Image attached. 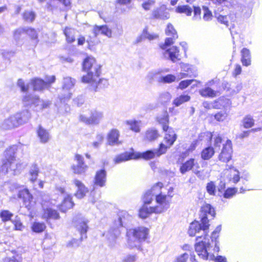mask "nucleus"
Segmentation results:
<instances>
[{
    "label": "nucleus",
    "instance_id": "35",
    "mask_svg": "<svg viewBox=\"0 0 262 262\" xmlns=\"http://www.w3.org/2000/svg\"><path fill=\"white\" fill-rule=\"evenodd\" d=\"M63 33L66 37L67 42L71 43L75 40V34L76 30L73 28L66 27Z\"/></svg>",
    "mask_w": 262,
    "mask_h": 262
},
{
    "label": "nucleus",
    "instance_id": "14",
    "mask_svg": "<svg viewBox=\"0 0 262 262\" xmlns=\"http://www.w3.org/2000/svg\"><path fill=\"white\" fill-rule=\"evenodd\" d=\"M133 217L126 211H120L117 214V219L115 221V224L117 227H125L128 225L132 221Z\"/></svg>",
    "mask_w": 262,
    "mask_h": 262
},
{
    "label": "nucleus",
    "instance_id": "24",
    "mask_svg": "<svg viewBox=\"0 0 262 262\" xmlns=\"http://www.w3.org/2000/svg\"><path fill=\"white\" fill-rule=\"evenodd\" d=\"M159 187V182L154 185L150 189L146 191L143 196V201L145 205L149 204L151 203L154 199L156 198L154 194V189Z\"/></svg>",
    "mask_w": 262,
    "mask_h": 262
},
{
    "label": "nucleus",
    "instance_id": "40",
    "mask_svg": "<svg viewBox=\"0 0 262 262\" xmlns=\"http://www.w3.org/2000/svg\"><path fill=\"white\" fill-rule=\"evenodd\" d=\"M39 97L35 95H27L23 98V102L25 105H34L35 102H37L39 100Z\"/></svg>",
    "mask_w": 262,
    "mask_h": 262
},
{
    "label": "nucleus",
    "instance_id": "58",
    "mask_svg": "<svg viewBox=\"0 0 262 262\" xmlns=\"http://www.w3.org/2000/svg\"><path fill=\"white\" fill-rule=\"evenodd\" d=\"M219 22L221 24L225 25L226 27L229 26V17L227 15H219L216 16Z\"/></svg>",
    "mask_w": 262,
    "mask_h": 262
},
{
    "label": "nucleus",
    "instance_id": "19",
    "mask_svg": "<svg viewBox=\"0 0 262 262\" xmlns=\"http://www.w3.org/2000/svg\"><path fill=\"white\" fill-rule=\"evenodd\" d=\"M135 157V152H125L116 156L114 162L115 164H119L131 159H136Z\"/></svg>",
    "mask_w": 262,
    "mask_h": 262
},
{
    "label": "nucleus",
    "instance_id": "41",
    "mask_svg": "<svg viewBox=\"0 0 262 262\" xmlns=\"http://www.w3.org/2000/svg\"><path fill=\"white\" fill-rule=\"evenodd\" d=\"M55 1H58L59 3L62 4L65 6H68L71 4L70 0H50V2L47 3V9L49 11H53L54 9L56 8L54 6Z\"/></svg>",
    "mask_w": 262,
    "mask_h": 262
},
{
    "label": "nucleus",
    "instance_id": "11",
    "mask_svg": "<svg viewBox=\"0 0 262 262\" xmlns=\"http://www.w3.org/2000/svg\"><path fill=\"white\" fill-rule=\"evenodd\" d=\"M161 54L163 58L170 60L173 62L181 59L179 50L176 46L162 50Z\"/></svg>",
    "mask_w": 262,
    "mask_h": 262
},
{
    "label": "nucleus",
    "instance_id": "51",
    "mask_svg": "<svg viewBox=\"0 0 262 262\" xmlns=\"http://www.w3.org/2000/svg\"><path fill=\"white\" fill-rule=\"evenodd\" d=\"M46 228V225L44 223L35 222L32 226V229L35 232H41Z\"/></svg>",
    "mask_w": 262,
    "mask_h": 262
},
{
    "label": "nucleus",
    "instance_id": "1",
    "mask_svg": "<svg viewBox=\"0 0 262 262\" xmlns=\"http://www.w3.org/2000/svg\"><path fill=\"white\" fill-rule=\"evenodd\" d=\"M18 146L13 145L7 148L4 153L2 160V170L4 174L9 173L10 175H17L20 173L25 168L26 165L23 163H16V153Z\"/></svg>",
    "mask_w": 262,
    "mask_h": 262
},
{
    "label": "nucleus",
    "instance_id": "34",
    "mask_svg": "<svg viewBox=\"0 0 262 262\" xmlns=\"http://www.w3.org/2000/svg\"><path fill=\"white\" fill-rule=\"evenodd\" d=\"M154 207H148L146 205H144L139 210V215L141 218L145 219L150 214L155 213Z\"/></svg>",
    "mask_w": 262,
    "mask_h": 262
},
{
    "label": "nucleus",
    "instance_id": "50",
    "mask_svg": "<svg viewBox=\"0 0 262 262\" xmlns=\"http://www.w3.org/2000/svg\"><path fill=\"white\" fill-rule=\"evenodd\" d=\"M177 80L176 77L172 74H168L160 78L159 82L164 83H170Z\"/></svg>",
    "mask_w": 262,
    "mask_h": 262
},
{
    "label": "nucleus",
    "instance_id": "26",
    "mask_svg": "<svg viewBox=\"0 0 262 262\" xmlns=\"http://www.w3.org/2000/svg\"><path fill=\"white\" fill-rule=\"evenodd\" d=\"M223 174L224 178L228 180H239V172L233 168L224 170Z\"/></svg>",
    "mask_w": 262,
    "mask_h": 262
},
{
    "label": "nucleus",
    "instance_id": "56",
    "mask_svg": "<svg viewBox=\"0 0 262 262\" xmlns=\"http://www.w3.org/2000/svg\"><path fill=\"white\" fill-rule=\"evenodd\" d=\"M237 192V189L235 188H228L224 193V196L227 199H230Z\"/></svg>",
    "mask_w": 262,
    "mask_h": 262
},
{
    "label": "nucleus",
    "instance_id": "22",
    "mask_svg": "<svg viewBox=\"0 0 262 262\" xmlns=\"http://www.w3.org/2000/svg\"><path fill=\"white\" fill-rule=\"evenodd\" d=\"M37 134L40 142L42 143H47L50 140L51 136L49 131L40 125L37 130Z\"/></svg>",
    "mask_w": 262,
    "mask_h": 262
},
{
    "label": "nucleus",
    "instance_id": "29",
    "mask_svg": "<svg viewBox=\"0 0 262 262\" xmlns=\"http://www.w3.org/2000/svg\"><path fill=\"white\" fill-rule=\"evenodd\" d=\"M152 15L154 18L163 20L167 19L170 16L169 13L165 11L162 7L154 10L152 12Z\"/></svg>",
    "mask_w": 262,
    "mask_h": 262
},
{
    "label": "nucleus",
    "instance_id": "36",
    "mask_svg": "<svg viewBox=\"0 0 262 262\" xmlns=\"http://www.w3.org/2000/svg\"><path fill=\"white\" fill-rule=\"evenodd\" d=\"M74 203L72 201L71 196L70 195H67L64 198L63 201L60 206V210L61 211L65 212L67 209H70L73 207Z\"/></svg>",
    "mask_w": 262,
    "mask_h": 262
},
{
    "label": "nucleus",
    "instance_id": "21",
    "mask_svg": "<svg viewBox=\"0 0 262 262\" xmlns=\"http://www.w3.org/2000/svg\"><path fill=\"white\" fill-rule=\"evenodd\" d=\"M213 80H211L207 83V86L199 90V94L203 97H215L216 96V92L211 89L209 86L212 85Z\"/></svg>",
    "mask_w": 262,
    "mask_h": 262
},
{
    "label": "nucleus",
    "instance_id": "7",
    "mask_svg": "<svg viewBox=\"0 0 262 262\" xmlns=\"http://www.w3.org/2000/svg\"><path fill=\"white\" fill-rule=\"evenodd\" d=\"M103 117L104 114L102 111L92 108L89 110L88 115H81L79 116V120L87 125H97Z\"/></svg>",
    "mask_w": 262,
    "mask_h": 262
},
{
    "label": "nucleus",
    "instance_id": "2",
    "mask_svg": "<svg viewBox=\"0 0 262 262\" xmlns=\"http://www.w3.org/2000/svg\"><path fill=\"white\" fill-rule=\"evenodd\" d=\"M100 68V66L96 63L94 58L86 57L83 62L82 69L87 74L82 77L81 81L83 83H92L96 90L97 79L101 73Z\"/></svg>",
    "mask_w": 262,
    "mask_h": 262
},
{
    "label": "nucleus",
    "instance_id": "42",
    "mask_svg": "<svg viewBox=\"0 0 262 262\" xmlns=\"http://www.w3.org/2000/svg\"><path fill=\"white\" fill-rule=\"evenodd\" d=\"M75 80L70 77H64L63 81V90H69L73 88L75 84Z\"/></svg>",
    "mask_w": 262,
    "mask_h": 262
},
{
    "label": "nucleus",
    "instance_id": "48",
    "mask_svg": "<svg viewBox=\"0 0 262 262\" xmlns=\"http://www.w3.org/2000/svg\"><path fill=\"white\" fill-rule=\"evenodd\" d=\"M23 16L25 21L32 23L36 17V14L32 11L26 10L23 13Z\"/></svg>",
    "mask_w": 262,
    "mask_h": 262
},
{
    "label": "nucleus",
    "instance_id": "12",
    "mask_svg": "<svg viewBox=\"0 0 262 262\" xmlns=\"http://www.w3.org/2000/svg\"><path fill=\"white\" fill-rule=\"evenodd\" d=\"M209 227H204V224L201 222L200 223L198 221H194L190 224L188 233L191 236H198L197 233L202 232L203 233L201 236H206L208 233V230Z\"/></svg>",
    "mask_w": 262,
    "mask_h": 262
},
{
    "label": "nucleus",
    "instance_id": "60",
    "mask_svg": "<svg viewBox=\"0 0 262 262\" xmlns=\"http://www.w3.org/2000/svg\"><path fill=\"white\" fill-rule=\"evenodd\" d=\"M165 33L167 36H173L175 34H177V31L171 24H168L165 30Z\"/></svg>",
    "mask_w": 262,
    "mask_h": 262
},
{
    "label": "nucleus",
    "instance_id": "6",
    "mask_svg": "<svg viewBox=\"0 0 262 262\" xmlns=\"http://www.w3.org/2000/svg\"><path fill=\"white\" fill-rule=\"evenodd\" d=\"M100 34L105 35L108 38L112 37V31L106 25H95L92 30V35L89 36L86 39V42L90 46L98 44L99 42V40L97 38V36Z\"/></svg>",
    "mask_w": 262,
    "mask_h": 262
},
{
    "label": "nucleus",
    "instance_id": "30",
    "mask_svg": "<svg viewBox=\"0 0 262 262\" xmlns=\"http://www.w3.org/2000/svg\"><path fill=\"white\" fill-rule=\"evenodd\" d=\"M159 137L158 132L154 128L147 129L144 134V140L147 141H153L158 139Z\"/></svg>",
    "mask_w": 262,
    "mask_h": 262
},
{
    "label": "nucleus",
    "instance_id": "3",
    "mask_svg": "<svg viewBox=\"0 0 262 262\" xmlns=\"http://www.w3.org/2000/svg\"><path fill=\"white\" fill-rule=\"evenodd\" d=\"M148 234V229L144 227L130 229L127 231V244L130 248L139 246L140 243L144 241Z\"/></svg>",
    "mask_w": 262,
    "mask_h": 262
},
{
    "label": "nucleus",
    "instance_id": "63",
    "mask_svg": "<svg viewBox=\"0 0 262 262\" xmlns=\"http://www.w3.org/2000/svg\"><path fill=\"white\" fill-rule=\"evenodd\" d=\"M106 171L104 169L100 170L96 173L95 180H103L105 178Z\"/></svg>",
    "mask_w": 262,
    "mask_h": 262
},
{
    "label": "nucleus",
    "instance_id": "8",
    "mask_svg": "<svg viewBox=\"0 0 262 262\" xmlns=\"http://www.w3.org/2000/svg\"><path fill=\"white\" fill-rule=\"evenodd\" d=\"M166 152V147L164 143H161L159 148L148 150L143 152H135V159L142 158L146 160H150L156 157H159Z\"/></svg>",
    "mask_w": 262,
    "mask_h": 262
},
{
    "label": "nucleus",
    "instance_id": "32",
    "mask_svg": "<svg viewBox=\"0 0 262 262\" xmlns=\"http://www.w3.org/2000/svg\"><path fill=\"white\" fill-rule=\"evenodd\" d=\"M75 186L77 187V191L75 193V195L77 198H82L88 192V189L81 182V181H75Z\"/></svg>",
    "mask_w": 262,
    "mask_h": 262
},
{
    "label": "nucleus",
    "instance_id": "20",
    "mask_svg": "<svg viewBox=\"0 0 262 262\" xmlns=\"http://www.w3.org/2000/svg\"><path fill=\"white\" fill-rule=\"evenodd\" d=\"M16 118L18 125H22L27 122L31 118V114L27 110H24L21 112L17 113L14 115Z\"/></svg>",
    "mask_w": 262,
    "mask_h": 262
},
{
    "label": "nucleus",
    "instance_id": "38",
    "mask_svg": "<svg viewBox=\"0 0 262 262\" xmlns=\"http://www.w3.org/2000/svg\"><path fill=\"white\" fill-rule=\"evenodd\" d=\"M43 219H57L59 218V215L58 212L50 208L44 210V213L42 215Z\"/></svg>",
    "mask_w": 262,
    "mask_h": 262
},
{
    "label": "nucleus",
    "instance_id": "47",
    "mask_svg": "<svg viewBox=\"0 0 262 262\" xmlns=\"http://www.w3.org/2000/svg\"><path fill=\"white\" fill-rule=\"evenodd\" d=\"M242 122L245 128H249L254 125V120L251 115H248L243 118Z\"/></svg>",
    "mask_w": 262,
    "mask_h": 262
},
{
    "label": "nucleus",
    "instance_id": "52",
    "mask_svg": "<svg viewBox=\"0 0 262 262\" xmlns=\"http://www.w3.org/2000/svg\"><path fill=\"white\" fill-rule=\"evenodd\" d=\"M142 36L144 38L148 39L149 40H154L158 38V35L155 33H150L148 31L147 28H145L142 32Z\"/></svg>",
    "mask_w": 262,
    "mask_h": 262
},
{
    "label": "nucleus",
    "instance_id": "46",
    "mask_svg": "<svg viewBox=\"0 0 262 262\" xmlns=\"http://www.w3.org/2000/svg\"><path fill=\"white\" fill-rule=\"evenodd\" d=\"M190 97L188 95H182L176 98L173 101V103L176 106H179L184 102L189 101Z\"/></svg>",
    "mask_w": 262,
    "mask_h": 262
},
{
    "label": "nucleus",
    "instance_id": "44",
    "mask_svg": "<svg viewBox=\"0 0 262 262\" xmlns=\"http://www.w3.org/2000/svg\"><path fill=\"white\" fill-rule=\"evenodd\" d=\"M25 33H26L30 38L34 41L35 44H36L38 42V33L36 30L34 29L25 27Z\"/></svg>",
    "mask_w": 262,
    "mask_h": 262
},
{
    "label": "nucleus",
    "instance_id": "64",
    "mask_svg": "<svg viewBox=\"0 0 262 262\" xmlns=\"http://www.w3.org/2000/svg\"><path fill=\"white\" fill-rule=\"evenodd\" d=\"M4 262H21V259L18 255L13 256L11 257L5 258Z\"/></svg>",
    "mask_w": 262,
    "mask_h": 262
},
{
    "label": "nucleus",
    "instance_id": "17",
    "mask_svg": "<svg viewBox=\"0 0 262 262\" xmlns=\"http://www.w3.org/2000/svg\"><path fill=\"white\" fill-rule=\"evenodd\" d=\"M121 232L118 229V227L111 229L107 233H106L105 236L107 238L109 242V245L111 247H113L115 243L117 238L120 236Z\"/></svg>",
    "mask_w": 262,
    "mask_h": 262
},
{
    "label": "nucleus",
    "instance_id": "4",
    "mask_svg": "<svg viewBox=\"0 0 262 262\" xmlns=\"http://www.w3.org/2000/svg\"><path fill=\"white\" fill-rule=\"evenodd\" d=\"M163 184L159 182V187L154 189V194L156 195L155 200L157 205L155 208V213H161L167 210L170 206V200L168 199V196L164 194L162 191Z\"/></svg>",
    "mask_w": 262,
    "mask_h": 262
},
{
    "label": "nucleus",
    "instance_id": "25",
    "mask_svg": "<svg viewBox=\"0 0 262 262\" xmlns=\"http://www.w3.org/2000/svg\"><path fill=\"white\" fill-rule=\"evenodd\" d=\"M18 126L14 115L11 116L8 118L5 119L2 124V127L5 129H12Z\"/></svg>",
    "mask_w": 262,
    "mask_h": 262
},
{
    "label": "nucleus",
    "instance_id": "9",
    "mask_svg": "<svg viewBox=\"0 0 262 262\" xmlns=\"http://www.w3.org/2000/svg\"><path fill=\"white\" fill-rule=\"evenodd\" d=\"M200 212L201 222L204 224L205 228L209 227V218L212 219L215 215L214 209L210 204H205L201 207Z\"/></svg>",
    "mask_w": 262,
    "mask_h": 262
},
{
    "label": "nucleus",
    "instance_id": "39",
    "mask_svg": "<svg viewBox=\"0 0 262 262\" xmlns=\"http://www.w3.org/2000/svg\"><path fill=\"white\" fill-rule=\"evenodd\" d=\"M158 122L162 124L163 130H166L168 127L169 116L167 112H164L161 116L157 118Z\"/></svg>",
    "mask_w": 262,
    "mask_h": 262
},
{
    "label": "nucleus",
    "instance_id": "15",
    "mask_svg": "<svg viewBox=\"0 0 262 262\" xmlns=\"http://www.w3.org/2000/svg\"><path fill=\"white\" fill-rule=\"evenodd\" d=\"M75 164H73L72 167V170L75 173H82L86 170L88 166L84 162V158L79 154H76L74 157Z\"/></svg>",
    "mask_w": 262,
    "mask_h": 262
},
{
    "label": "nucleus",
    "instance_id": "27",
    "mask_svg": "<svg viewBox=\"0 0 262 262\" xmlns=\"http://www.w3.org/2000/svg\"><path fill=\"white\" fill-rule=\"evenodd\" d=\"M194 167H198V164L193 158H191L189 160L184 163L180 167V171L182 173H185L186 172L192 169Z\"/></svg>",
    "mask_w": 262,
    "mask_h": 262
},
{
    "label": "nucleus",
    "instance_id": "16",
    "mask_svg": "<svg viewBox=\"0 0 262 262\" xmlns=\"http://www.w3.org/2000/svg\"><path fill=\"white\" fill-rule=\"evenodd\" d=\"M166 132L164 138V141L166 144L165 147H166V150L168 148H170L176 141L177 138V135L173 128L168 127L166 130H163Z\"/></svg>",
    "mask_w": 262,
    "mask_h": 262
},
{
    "label": "nucleus",
    "instance_id": "13",
    "mask_svg": "<svg viewBox=\"0 0 262 262\" xmlns=\"http://www.w3.org/2000/svg\"><path fill=\"white\" fill-rule=\"evenodd\" d=\"M223 146L220 154L219 156V160L223 162L227 163L231 158L232 153V143L229 140H227Z\"/></svg>",
    "mask_w": 262,
    "mask_h": 262
},
{
    "label": "nucleus",
    "instance_id": "49",
    "mask_svg": "<svg viewBox=\"0 0 262 262\" xmlns=\"http://www.w3.org/2000/svg\"><path fill=\"white\" fill-rule=\"evenodd\" d=\"M176 11L177 13H185L187 16L190 15L192 12V9L188 5L179 6Z\"/></svg>",
    "mask_w": 262,
    "mask_h": 262
},
{
    "label": "nucleus",
    "instance_id": "57",
    "mask_svg": "<svg viewBox=\"0 0 262 262\" xmlns=\"http://www.w3.org/2000/svg\"><path fill=\"white\" fill-rule=\"evenodd\" d=\"M155 0H146L142 4V8L146 11L149 10L155 5Z\"/></svg>",
    "mask_w": 262,
    "mask_h": 262
},
{
    "label": "nucleus",
    "instance_id": "28",
    "mask_svg": "<svg viewBox=\"0 0 262 262\" xmlns=\"http://www.w3.org/2000/svg\"><path fill=\"white\" fill-rule=\"evenodd\" d=\"M31 85L34 91H41L48 88V83L41 79L36 78L31 80Z\"/></svg>",
    "mask_w": 262,
    "mask_h": 262
},
{
    "label": "nucleus",
    "instance_id": "43",
    "mask_svg": "<svg viewBox=\"0 0 262 262\" xmlns=\"http://www.w3.org/2000/svg\"><path fill=\"white\" fill-rule=\"evenodd\" d=\"M178 34H175L174 35H173V36H171V37L169 36L166 38L165 40L164 43L161 44L160 45V47L161 50L168 48V47L172 45L174 42L175 40L178 38Z\"/></svg>",
    "mask_w": 262,
    "mask_h": 262
},
{
    "label": "nucleus",
    "instance_id": "18",
    "mask_svg": "<svg viewBox=\"0 0 262 262\" xmlns=\"http://www.w3.org/2000/svg\"><path fill=\"white\" fill-rule=\"evenodd\" d=\"M18 197L23 199L26 207L30 209L32 206V196L27 189L21 190L19 191Z\"/></svg>",
    "mask_w": 262,
    "mask_h": 262
},
{
    "label": "nucleus",
    "instance_id": "23",
    "mask_svg": "<svg viewBox=\"0 0 262 262\" xmlns=\"http://www.w3.org/2000/svg\"><path fill=\"white\" fill-rule=\"evenodd\" d=\"M119 132L117 129H113L108 134V143L110 145H119L121 143L119 141Z\"/></svg>",
    "mask_w": 262,
    "mask_h": 262
},
{
    "label": "nucleus",
    "instance_id": "45",
    "mask_svg": "<svg viewBox=\"0 0 262 262\" xmlns=\"http://www.w3.org/2000/svg\"><path fill=\"white\" fill-rule=\"evenodd\" d=\"M214 154V150L212 147H208L204 149L201 153V157L204 160H209Z\"/></svg>",
    "mask_w": 262,
    "mask_h": 262
},
{
    "label": "nucleus",
    "instance_id": "55",
    "mask_svg": "<svg viewBox=\"0 0 262 262\" xmlns=\"http://www.w3.org/2000/svg\"><path fill=\"white\" fill-rule=\"evenodd\" d=\"M171 96L168 92H164L160 96V101L162 103H166L170 100Z\"/></svg>",
    "mask_w": 262,
    "mask_h": 262
},
{
    "label": "nucleus",
    "instance_id": "31",
    "mask_svg": "<svg viewBox=\"0 0 262 262\" xmlns=\"http://www.w3.org/2000/svg\"><path fill=\"white\" fill-rule=\"evenodd\" d=\"M241 61L243 66L248 67L251 64L250 51L247 48H244L241 51Z\"/></svg>",
    "mask_w": 262,
    "mask_h": 262
},
{
    "label": "nucleus",
    "instance_id": "53",
    "mask_svg": "<svg viewBox=\"0 0 262 262\" xmlns=\"http://www.w3.org/2000/svg\"><path fill=\"white\" fill-rule=\"evenodd\" d=\"M194 79H190V80H185L181 81L179 84L178 86L177 87L178 89L184 90L187 88L189 85H190L192 82L194 81Z\"/></svg>",
    "mask_w": 262,
    "mask_h": 262
},
{
    "label": "nucleus",
    "instance_id": "5",
    "mask_svg": "<svg viewBox=\"0 0 262 262\" xmlns=\"http://www.w3.org/2000/svg\"><path fill=\"white\" fill-rule=\"evenodd\" d=\"M88 221L84 217H79L74 220L75 225L77 230L80 232L81 235L80 239L75 238L72 239L67 243V247L69 248H76L79 246L80 242L86 238V232L88 229L87 225Z\"/></svg>",
    "mask_w": 262,
    "mask_h": 262
},
{
    "label": "nucleus",
    "instance_id": "37",
    "mask_svg": "<svg viewBox=\"0 0 262 262\" xmlns=\"http://www.w3.org/2000/svg\"><path fill=\"white\" fill-rule=\"evenodd\" d=\"M126 124L132 131L136 133H139L140 132V126L141 124L140 121L136 120H127L126 121Z\"/></svg>",
    "mask_w": 262,
    "mask_h": 262
},
{
    "label": "nucleus",
    "instance_id": "33",
    "mask_svg": "<svg viewBox=\"0 0 262 262\" xmlns=\"http://www.w3.org/2000/svg\"><path fill=\"white\" fill-rule=\"evenodd\" d=\"M40 173L38 166L36 164H33L30 168L28 177L29 180H36Z\"/></svg>",
    "mask_w": 262,
    "mask_h": 262
},
{
    "label": "nucleus",
    "instance_id": "62",
    "mask_svg": "<svg viewBox=\"0 0 262 262\" xmlns=\"http://www.w3.org/2000/svg\"><path fill=\"white\" fill-rule=\"evenodd\" d=\"M203 9L204 11V14L203 16L204 19L206 21L209 20L210 19H211L212 17V13L211 11H210L208 8L205 6H204L203 7Z\"/></svg>",
    "mask_w": 262,
    "mask_h": 262
},
{
    "label": "nucleus",
    "instance_id": "10",
    "mask_svg": "<svg viewBox=\"0 0 262 262\" xmlns=\"http://www.w3.org/2000/svg\"><path fill=\"white\" fill-rule=\"evenodd\" d=\"M202 238V236H197L196 240L198 243L195 244V251L198 253L199 256L204 259H208L209 257L211 258L212 255H210L209 250L210 244L206 243L205 242L201 241L200 239Z\"/></svg>",
    "mask_w": 262,
    "mask_h": 262
},
{
    "label": "nucleus",
    "instance_id": "59",
    "mask_svg": "<svg viewBox=\"0 0 262 262\" xmlns=\"http://www.w3.org/2000/svg\"><path fill=\"white\" fill-rule=\"evenodd\" d=\"M12 215V213L7 210L3 211L0 214V216L2 218V221L4 222L10 220Z\"/></svg>",
    "mask_w": 262,
    "mask_h": 262
},
{
    "label": "nucleus",
    "instance_id": "54",
    "mask_svg": "<svg viewBox=\"0 0 262 262\" xmlns=\"http://www.w3.org/2000/svg\"><path fill=\"white\" fill-rule=\"evenodd\" d=\"M90 84H91V86L93 90L95 91H97V89L98 88V86H99L100 88L107 86L108 85V81L105 79H100L99 77H98L97 79V88L96 90L95 89L94 85H92V83Z\"/></svg>",
    "mask_w": 262,
    "mask_h": 262
},
{
    "label": "nucleus",
    "instance_id": "61",
    "mask_svg": "<svg viewBox=\"0 0 262 262\" xmlns=\"http://www.w3.org/2000/svg\"><path fill=\"white\" fill-rule=\"evenodd\" d=\"M227 114L225 112H220L214 115L215 119L219 121H223L226 119Z\"/></svg>",
    "mask_w": 262,
    "mask_h": 262
}]
</instances>
